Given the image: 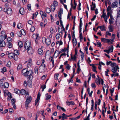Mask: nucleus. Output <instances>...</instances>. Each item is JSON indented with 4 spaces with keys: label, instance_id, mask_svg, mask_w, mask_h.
Here are the masks:
<instances>
[{
    "label": "nucleus",
    "instance_id": "obj_1",
    "mask_svg": "<svg viewBox=\"0 0 120 120\" xmlns=\"http://www.w3.org/2000/svg\"><path fill=\"white\" fill-rule=\"evenodd\" d=\"M22 75L27 77L28 79H32L33 78V72L31 70L28 71L26 69H24L22 70Z\"/></svg>",
    "mask_w": 120,
    "mask_h": 120
},
{
    "label": "nucleus",
    "instance_id": "obj_2",
    "mask_svg": "<svg viewBox=\"0 0 120 120\" xmlns=\"http://www.w3.org/2000/svg\"><path fill=\"white\" fill-rule=\"evenodd\" d=\"M43 41H45V43L48 45H49L51 43L50 38H48L46 39L45 37H43L42 38V41L43 42Z\"/></svg>",
    "mask_w": 120,
    "mask_h": 120
},
{
    "label": "nucleus",
    "instance_id": "obj_3",
    "mask_svg": "<svg viewBox=\"0 0 120 120\" xmlns=\"http://www.w3.org/2000/svg\"><path fill=\"white\" fill-rule=\"evenodd\" d=\"M4 11L6 12L9 15H11L12 13V9L10 8H6L4 9Z\"/></svg>",
    "mask_w": 120,
    "mask_h": 120
},
{
    "label": "nucleus",
    "instance_id": "obj_4",
    "mask_svg": "<svg viewBox=\"0 0 120 120\" xmlns=\"http://www.w3.org/2000/svg\"><path fill=\"white\" fill-rule=\"evenodd\" d=\"M24 46L25 49H29L30 48H31L30 47V41H26L25 43Z\"/></svg>",
    "mask_w": 120,
    "mask_h": 120
},
{
    "label": "nucleus",
    "instance_id": "obj_5",
    "mask_svg": "<svg viewBox=\"0 0 120 120\" xmlns=\"http://www.w3.org/2000/svg\"><path fill=\"white\" fill-rule=\"evenodd\" d=\"M63 11L62 8H60V11L58 13V17L60 19V21L62 20H61V16L63 14Z\"/></svg>",
    "mask_w": 120,
    "mask_h": 120
},
{
    "label": "nucleus",
    "instance_id": "obj_6",
    "mask_svg": "<svg viewBox=\"0 0 120 120\" xmlns=\"http://www.w3.org/2000/svg\"><path fill=\"white\" fill-rule=\"evenodd\" d=\"M41 15L42 19L45 18V17H46L47 16V14L45 12H43L42 11H41L40 13Z\"/></svg>",
    "mask_w": 120,
    "mask_h": 120
},
{
    "label": "nucleus",
    "instance_id": "obj_7",
    "mask_svg": "<svg viewBox=\"0 0 120 120\" xmlns=\"http://www.w3.org/2000/svg\"><path fill=\"white\" fill-rule=\"evenodd\" d=\"M27 50L28 53L30 55H32L34 52V50L31 47L29 49Z\"/></svg>",
    "mask_w": 120,
    "mask_h": 120
},
{
    "label": "nucleus",
    "instance_id": "obj_8",
    "mask_svg": "<svg viewBox=\"0 0 120 120\" xmlns=\"http://www.w3.org/2000/svg\"><path fill=\"white\" fill-rule=\"evenodd\" d=\"M40 98V93H38L37 96V98L35 100V105H36L38 102H39Z\"/></svg>",
    "mask_w": 120,
    "mask_h": 120
},
{
    "label": "nucleus",
    "instance_id": "obj_9",
    "mask_svg": "<svg viewBox=\"0 0 120 120\" xmlns=\"http://www.w3.org/2000/svg\"><path fill=\"white\" fill-rule=\"evenodd\" d=\"M7 37V36L5 35L4 36L3 35L0 36V41H4L5 39H6Z\"/></svg>",
    "mask_w": 120,
    "mask_h": 120
},
{
    "label": "nucleus",
    "instance_id": "obj_10",
    "mask_svg": "<svg viewBox=\"0 0 120 120\" xmlns=\"http://www.w3.org/2000/svg\"><path fill=\"white\" fill-rule=\"evenodd\" d=\"M119 69L118 66H117L113 67L112 69V71L113 73H115L116 72L117 70Z\"/></svg>",
    "mask_w": 120,
    "mask_h": 120
},
{
    "label": "nucleus",
    "instance_id": "obj_11",
    "mask_svg": "<svg viewBox=\"0 0 120 120\" xmlns=\"http://www.w3.org/2000/svg\"><path fill=\"white\" fill-rule=\"evenodd\" d=\"M38 53L41 56L43 54V52L42 49L39 48L38 50Z\"/></svg>",
    "mask_w": 120,
    "mask_h": 120
},
{
    "label": "nucleus",
    "instance_id": "obj_12",
    "mask_svg": "<svg viewBox=\"0 0 120 120\" xmlns=\"http://www.w3.org/2000/svg\"><path fill=\"white\" fill-rule=\"evenodd\" d=\"M118 3L117 1L113 2L112 4V8H115L117 6Z\"/></svg>",
    "mask_w": 120,
    "mask_h": 120
},
{
    "label": "nucleus",
    "instance_id": "obj_13",
    "mask_svg": "<svg viewBox=\"0 0 120 120\" xmlns=\"http://www.w3.org/2000/svg\"><path fill=\"white\" fill-rule=\"evenodd\" d=\"M74 6H73V5L72 4V0H71V8H73V9H75L76 8V5H77V4L75 3V0H74Z\"/></svg>",
    "mask_w": 120,
    "mask_h": 120
},
{
    "label": "nucleus",
    "instance_id": "obj_14",
    "mask_svg": "<svg viewBox=\"0 0 120 120\" xmlns=\"http://www.w3.org/2000/svg\"><path fill=\"white\" fill-rule=\"evenodd\" d=\"M6 45V43L4 41H0V47H5Z\"/></svg>",
    "mask_w": 120,
    "mask_h": 120
},
{
    "label": "nucleus",
    "instance_id": "obj_15",
    "mask_svg": "<svg viewBox=\"0 0 120 120\" xmlns=\"http://www.w3.org/2000/svg\"><path fill=\"white\" fill-rule=\"evenodd\" d=\"M8 56L11 59H13V57L14 55V53H9V52H8Z\"/></svg>",
    "mask_w": 120,
    "mask_h": 120
},
{
    "label": "nucleus",
    "instance_id": "obj_16",
    "mask_svg": "<svg viewBox=\"0 0 120 120\" xmlns=\"http://www.w3.org/2000/svg\"><path fill=\"white\" fill-rule=\"evenodd\" d=\"M32 100V98L31 96H30L27 98L26 102L30 103Z\"/></svg>",
    "mask_w": 120,
    "mask_h": 120
},
{
    "label": "nucleus",
    "instance_id": "obj_17",
    "mask_svg": "<svg viewBox=\"0 0 120 120\" xmlns=\"http://www.w3.org/2000/svg\"><path fill=\"white\" fill-rule=\"evenodd\" d=\"M91 10H94V9L96 7L95 4V3H94L93 2H92V4L91 6Z\"/></svg>",
    "mask_w": 120,
    "mask_h": 120
},
{
    "label": "nucleus",
    "instance_id": "obj_18",
    "mask_svg": "<svg viewBox=\"0 0 120 120\" xmlns=\"http://www.w3.org/2000/svg\"><path fill=\"white\" fill-rule=\"evenodd\" d=\"M113 46L111 45L109 47L108 50L109 52H112L113 51Z\"/></svg>",
    "mask_w": 120,
    "mask_h": 120
},
{
    "label": "nucleus",
    "instance_id": "obj_19",
    "mask_svg": "<svg viewBox=\"0 0 120 120\" xmlns=\"http://www.w3.org/2000/svg\"><path fill=\"white\" fill-rule=\"evenodd\" d=\"M19 12L20 14L22 15H23L24 14V9L23 8H21L19 10Z\"/></svg>",
    "mask_w": 120,
    "mask_h": 120
},
{
    "label": "nucleus",
    "instance_id": "obj_20",
    "mask_svg": "<svg viewBox=\"0 0 120 120\" xmlns=\"http://www.w3.org/2000/svg\"><path fill=\"white\" fill-rule=\"evenodd\" d=\"M45 69L44 68L40 66L39 67V71L41 72L45 71Z\"/></svg>",
    "mask_w": 120,
    "mask_h": 120
},
{
    "label": "nucleus",
    "instance_id": "obj_21",
    "mask_svg": "<svg viewBox=\"0 0 120 120\" xmlns=\"http://www.w3.org/2000/svg\"><path fill=\"white\" fill-rule=\"evenodd\" d=\"M113 42V39H108V40H107V43H110L111 44H112V43Z\"/></svg>",
    "mask_w": 120,
    "mask_h": 120
},
{
    "label": "nucleus",
    "instance_id": "obj_22",
    "mask_svg": "<svg viewBox=\"0 0 120 120\" xmlns=\"http://www.w3.org/2000/svg\"><path fill=\"white\" fill-rule=\"evenodd\" d=\"M18 44L19 47L20 48L22 47L23 46L22 42L20 41L18 42Z\"/></svg>",
    "mask_w": 120,
    "mask_h": 120
},
{
    "label": "nucleus",
    "instance_id": "obj_23",
    "mask_svg": "<svg viewBox=\"0 0 120 120\" xmlns=\"http://www.w3.org/2000/svg\"><path fill=\"white\" fill-rule=\"evenodd\" d=\"M20 94H21L22 95H24L25 94L26 91L24 89H22L20 90Z\"/></svg>",
    "mask_w": 120,
    "mask_h": 120
},
{
    "label": "nucleus",
    "instance_id": "obj_24",
    "mask_svg": "<svg viewBox=\"0 0 120 120\" xmlns=\"http://www.w3.org/2000/svg\"><path fill=\"white\" fill-rule=\"evenodd\" d=\"M75 40H74V39H73L72 40L73 45L74 47L75 46H76L77 43L76 40V39H75Z\"/></svg>",
    "mask_w": 120,
    "mask_h": 120
},
{
    "label": "nucleus",
    "instance_id": "obj_25",
    "mask_svg": "<svg viewBox=\"0 0 120 120\" xmlns=\"http://www.w3.org/2000/svg\"><path fill=\"white\" fill-rule=\"evenodd\" d=\"M15 92L18 94H20V90L18 89H16L14 90Z\"/></svg>",
    "mask_w": 120,
    "mask_h": 120
},
{
    "label": "nucleus",
    "instance_id": "obj_26",
    "mask_svg": "<svg viewBox=\"0 0 120 120\" xmlns=\"http://www.w3.org/2000/svg\"><path fill=\"white\" fill-rule=\"evenodd\" d=\"M34 72L36 74H38V67L36 66L34 68Z\"/></svg>",
    "mask_w": 120,
    "mask_h": 120
},
{
    "label": "nucleus",
    "instance_id": "obj_27",
    "mask_svg": "<svg viewBox=\"0 0 120 120\" xmlns=\"http://www.w3.org/2000/svg\"><path fill=\"white\" fill-rule=\"evenodd\" d=\"M56 6H54L52 4H51V8L53 12H54Z\"/></svg>",
    "mask_w": 120,
    "mask_h": 120
},
{
    "label": "nucleus",
    "instance_id": "obj_28",
    "mask_svg": "<svg viewBox=\"0 0 120 120\" xmlns=\"http://www.w3.org/2000/svg\"><path fill=\"white\" fill-rule=\"evenodd\" d=\"M67 115H66L65 113H63L62 115V118H63L64 119H67Z\"/></svg>",
    "mask_w": 120,
    "mask_h": 120
},
{
    "label": "nucleus",
    "instance_id": "obj_29",
    "mask_svg": "<svg viewBox=\"0 0 120 120\" xmlns=\"http://www.w3.org/2000/svg\"><path fill=\"white\" fill-rule=\"evenodd\" d=\"M14 54L15 55H19V54L18 51L17 50H15L14 51Z\"/></svg>",
    "mask_w": 120,
    "mask_h": 120
},
{
    "label": "nucleus",
    "instance_id": "obj_30",
    "mask_svg": "<svg viewBox=\"0 0 120 120\" xmlns=\"http://www.w3.org/2000/svg\"><path fill=\"white\" fill-rule=\"evenodd\" d=\"M60 35L59 33H57L56 34V39L58 40L60 38Z\"/></svg>",
    "mask_w": 120,
    "mask_h": 120
},
{
    "label": "nucleus",
    "instance_id": "obj_31",
    "mask_svg": "<svg viewBox=\"0 0 120 120\" xmlns=\"http://www.w3.org/2000/svg\"><path fill=\"white\" fill-rule=\"evenodd\" d=\"M101 81L99 79H96V83L98 85V84H100L101 83Z\"/></svg>",
    "mask_w": 120,
    "mask_h": 120
},
{
    "label": "nucleus",
    "instance_id": "obj_32",
    "mask_svg": "<svg viewBox=\"0 0 120 120\" xmlns=\"http://www.w3.org/2000/svg\"><path fill=\"white\" fill-rule=\"evenodd\" d=\"M92 67L93 68H92L93 71L94 72L97 73V71H96V67L94 65H93L92 66Z\"/></svg>",
    "mask_w": 120,
    "mask_h": 120
},
{
    "label": "nucleus",
    "instance_id": "obj_33",
    "mask_svg": "<svg viewBox=\"0 0 120 120\" xmlns=\"http://www.w3.org/2000/svg\"><path fill=\"white\" fill-rule=\"evenodd\" d=\"M4 88H8L9 86V84L7 82H5L4 85H3Z\"/></svg>",
    "mask_w": 120,
    "mask_h": 120
},
{
    "label": "nucleus",
    "instance_id": "obj_34",
    "mask_svg": "<svg viewBox=\"0 0 120 120\" xmlns=\"http://www.w3.org/2000/svg\"><path fill=\"white\" fill-rule=\"evenodd\" d=\"M101 41L103 42H107L108 39L104 38H101Z\"/></svg>",
    "mask_w": 120,
    "mask_h": 120
},
{
    "label": "nucleus",
    "instance_id": "obj_35",
    "mask_svg": "<svg viewBox=\"0 0 120 120\" xmlns=\"http://www.w3.org/2000/svg\"><path fill=\"white\" fill-rule=\"evenodd\" d=\"M8 43V44L7 45L8 47L10 48H11L12 46V43L11 42H9Z\"/></svg>",
    "mask_w": 120,
    "mask_h": 120
},
{
    "label": "nucleus",
    "instance_id": "obj_36",
    "mask_svg": "<svg viewBox=\"0 0 120 120\" xmlns=\"http://www.w3.org/2000/svg\"><path fill=\"white\" fill-rule=\"evenodd\" d=\"M12 41V39L10 37L8 38L7 39V42L8 43L11 42Z\"/></svg>",
    "mask_w": 120,
    "mask_h": 120
},
{
    "label": "nucleus",
    "instance_id": "obj_37",
    "mask_svg": "<svg viewBox=\"0 0 120 120\" xmlns=\"http://www.w3.org/2000/svg\"><path fill=\"white\" fill-rule=\"evenodd\" d=\"M105 27L104 25L101 26L100 29L101 31H105L106 30L105 29Z\"/></svg>",
    "mask_w": 120,
    "mask_h": 120
},
{
    "label": "nucleus",
    "instance_id": "obj_38",
    "mask_svg": "<svg viewBox=\"0 0 120 120\" xmlns=\"http://www.w3.org/2000/svg\"><path fill=\"white\" fill-rule=\"evenodd\" d=\"M51 10L50 9V8H47L46 9V12L48 13H49L51 11Z\"/></svg>",
    "mask_w": 120,
    "mask_h": 120
},
{
    "label": "nucleus",
    "instance_id": "obj_39",
    "mask_svg": "<svg viewBox=\"0 0 120 120\" xmlns=\"http://www.w3.org/2000/svg\"><path fill=\"white\" fill-rule=\"evenodd\" d=\"M17 27L19 29H20L22 28V24L20 23H19L17 25Z\"/></svg>",
    "mask_w": 120,
    "mask_h": 120
},
{
    "label": "nucleus",
    "instance_id": "obj_40",
    "mask_svg": "<svg viewBox=\"0 0 120 120\" xmlns=\"http://www.w3.org/2000/svg\"><path fill=\"white\" fill-rule=\"evenodd\" d=\"M60 25L61 26H62V28L63 29L64 31H65V29L63 25V22L62 20H60Z\"/></svg>",
    "mask_w": 120,
    "mask_h": 120
},
{
    "label": "nucleus",
    "instance_id": "obj_41",
    "mask_svg": "<svg viewBox=\"0 0 120 120\" xmlns=\"http://www.w3.org/2000/svg\"><path fill=\"white\" fill-rule=\"evenodd\" d=\"M20 32L21 34L23 35H25L26 34L25 31L23 29H22L21 30Z\"/></svg>",
    "mask_w": 120,
    "mask_h": 120
},
{
    "label": "nucleus",
    "instance_id": "obj_42",
    "mask_svg": "<svg viewBox=\"0 0 120 120\" xmlns=\"http://www.w3.org/2000/svg\"><path fill=\"white\" fill-rule=\"evenodd\" d=\"M71 59H73V60H74L75 61H76V57L75 55H74L73 57L72 56H71Z\"/></svg>",
    "mask_w": 120,
    "mask_h": 120
},
{
    "label": "nucleus",
    "instance_id": "obj_43",
    "mask_svg": "<svg viewBox=\"0 0 120 120\" xmlns=\"http://www.w3.org/2000/svg\"><path fill=\"white\" fill-rule=\"evenodd\" d=\"M35 28L34 26H33L31 27L30 31L32 32H33L35 30Z\"/></svg>",
    "mask_w": 120,
    "mask_h": 120
},
{
    "label": "nucleus",
    "instance_id": "obj_44",
    "mask_svg": "<svg viewBox=\"0 0 120 120\" xmlns=\"http://www.w3.org/2000/svg\"><path fill=\"white\" fill-rule=\"evenodd\" d=\"M3 80L0 79V86L3 87Z\"/></svg>",
    "mask_w": 120,
    "mask_h": 120
},
{
    "label": "nucleus",
    "instance_id": "obj_45",
    "mask_svg": "<svg viewBox=\"0 0 120 120\" xmlns=\"http://www.w3.org/2000/svg\"><path fill=\"white\" fill-rule=\"evenodd\" d=\"M52 4L56 7L58 5V3L57 1L54 0L53 2V4Z\"/></svg>",
    "mask_w": 120,
    "mask_h": 120
},
{
    "label": "nucleus",
    "instance_id": "obj_46",
    "mask_svg": "<svg viewBox=\"0 0 120 120\" xmlns=\"http://www.w3.org/2000/svg\"><path fill=\"white\" fill-rule=\"evenodd\" d=\"M71 66L69 64H67L66 66V68L68 70H69L70 69Z\"/></svg>",
    "mask_w": 120,
    "mask_h": 120
},
{
    "label": "nucleus",
    "instance_id": "obj_47",
    "mask_svg": "<svg viewBox=\"0 0 120 120\" xmlns=\"http://www.w3.org/2000/svg\"><path fill=\"white\" fill-rule=\"evenodd\" d=\"M50 32L51 34H53L54 32V30H53V28L52 27H51L50 29Z\"/></svg>",
    "mask_w": 120,
    "mask_h": 120
},
{
    "label": "nucleus",
    "instance_id": "obj_48",
    "mask_svg": "<svg viewBox=\"0 0 120 120\" xmlns=\"http://www.w3.org/2000/svg\"><path fill=\"white\" fill-rule=\"evenodd\" d=\"M22 68V65L21 64H19V65L17 68V69L18 70H19L21 69Z\"/></svg>",
    "mask_w": 120,
    "mask_h": 120
},
{
    "label": "nucleus",
    "instance_id": "obj_49",
    "mask_svg": "<svg viewBox=\"0 0 120 120\" xmlns=\"http://www.w3.org/2000/svg\"><path fill=\"white\" fill-rule=\"evenodd\" d=\"M106 14V13H105L103 12L102 15L101 16V17H102L103 18H104L105 17H107V16Z\"/></svg>",
    "mask_w": 120,
    "mask_h": 120
},
{
    "label": "nucleus",
    "instance_id": "obj_50",
    "mask_svg": "<svg viewBox=\"0 0 120 120\" xmlns=\"http://www.w3.org/2000/svg\"><path fill=\"white\" fill-rule=\"evenodd\" d=\"M27 8L28 10H31V7L30 4H28L27 6Z\"/></svg>",
    "mask_w": 120,
    "mask_h": 120
},
{
    "label": "nucleus",
    "instance_id": "obj_51",
    "mask_svg": "<svg viewBox=\"0 0 120 120\" xmlns=\"http://www.w3.org/2000/svg\"><path fill=\"white\" fill-rule=\"evenodd\" d=\"M88 97H87L86 98V110H87V105L88 104Z\"/></svg>",
    "mask_w": 120,
    "mask_h": 120
},
{
    "label": "nucleus",
    "instance_id": "obj_52",
    "mask_svg": "<svg viewBox=\"0 0 120 120\" xmlns=\"http://www.w3.org/2000/svg\"><path fill=\"white\" fill-rule=\"evenodd\" d=\"M116 65V64L115 63H111L110 64V66L111 67H114V66H115Z\"/></svg>",
    "mask_w": 120,
    "mask_h": 120
},
{
    "label": "nucleus",
    "instance_id": "obj_53",
    "mask_svg": "<svg viewBox=\"0 0 120 120\" xmlns=\"http://www.w3.org/2000/svg\"><path fill=\"white\" fill-rule=\"evenodd\" d=\"M17 55H14L13 57V59L15 61L17 60L18 59V57L17 56Z\"/></svg>",
    "mask_w": 120,
    "mask_h": 120
},
{
    "label": "nucleus",
    "instance_id": "obj_54",
    "mask_svg": "<svg viewBox=\"0 0 120 120\" xmlns=\"http://www.w3.org/2000/svg\"><path fill=\"white\" fill-rule=\"evenodd\" d=\"M28 22L29 24H30L31 25H32L33 24V22L31 20H29L28 21Z\"/></svg>",
    "mask_w": 120,
    "mask_h": 120
},
{
    "label": "nucleus",
    "instance_id": "obj_55",
    "mask_svg": "<svg viewBox=\"0 0 120 120\" xmlns=\"http://www.w3.org/2000/svg\"><path fill=\"white\" fill-rule=\"evenodd\" d=\"M15 99H12L11 100V103L13 104H15Z\"/></svg>",
    "mask_w": 120,
    "mask_h": 120
},
{
    "label": "nucleus",
    "instance_id": "obj_56",
    "mask_svg": "<svg viewBox=\"0 0 120 120\" xmlns=\"http://www.w3.org/2000/svg\"><path fill=\"white\" fill-rule=\"evenodd\" d=\"M91 113V112L90 113L88 114L87 116V117L86 118H85L84 120H88L89 119V117L90 116V114Z\"/></svg>",
    "mask_w": 120,
    "mask_h": 120
},
{
    "label": "nucleus",
    "instance_id": "obj_57",
    "mask_svg": "<svg viewBox=\"0 0 120 120\" xmlns=\"http://www.w3.org/2000/svg\"><path fill=\"white\" fill-rule=\"evenodd\" d=\"M7 95H8V97L10 99L12 98V96L11 95V94L10 92H8Z\"/></svg>",
    "mask_w": 120,
    "mask_h": 120
},
{
    "label": "nucleus",
    "instance_id": "obj_58",
    "mask_svg": "<svg viewBox=\"0 0 120 120\" xmlns=\"http://www.w3.org/2000/svg\"><path fill=\"white\" fill-rule=\"evenodd\" d=\"M97 44L98 45L97 46L100 47L101 45V43L100 42H97Z\"/></svg>",
    "mask_w": 120,
    "mask_h": 120
},
{
    "label": "nucleus",
    "instance_id": "obj_59",
    "mask_svg": "<svg viewBox=\"0 0 120 120\" xmlns=\"http://www.w3.org/2000/svg\"><path fill=\"white\" fill-rule=\"evenodd\" d=\"M107 71H105V75L107 76H108L109 75L107 74L108 73V72L109 71V69H107Z\"/></svg>",
    "mask_w": 120,
    "mask_h": 120
},
{
    "label": "nucleus",
    "instance_id": "obj_60",
    "mask_svg": "<svg viewBox=\"0 0 120 120\" xmlns=\"http://www.w3.org/2000/svg\"><path fill=\"white\" fill-rule=\"evenodd\" d=\"M9 112L11 113H12L13 112V110L12 109H10L9 110Z\"/></svg>",
    "mask_w": 120,
    "mask_h": 120
},
{
    "label": "nucleus",
    "instance_id": "obj_61",
    "mask_svg": "<svg viewBox=\"0 0 120 120\" xmlns=\"http://www.w3.org/2000/svg\"><path fill=\"white\" fill-rule=\"evenodd\" d=\"M31 63H28L27 66L28 68H30L31 67Z\"/></svg>",
    "mask_w": 120,
    "mask_h": 120
},
{
    "label": "nucleus",
    "instance_id": "obj_62",
    "mask_svg": "<svg viewBox=\"0 0 120 120\" xmlns=\"http://www.w3.org/2000/svg\"><path fill=\"white\" fill-rule=\"evenodd\" d=\"M111 9V7L109 6H108L107 9V12H109Z\"/></svg>",
    "mask_w": 120,
    "mask_h": 120
},
{
    "label": "nucleus",
    "instance_id": "obj_63",
    "mask_svg": "<svg viewBox=\"0 0 120 120\" xmlns=\"http://www.w3.org/2000/svg\"><path fill=\"white\" fill-rule=\"evenodd\" d=\"M51 97V96L50 95H49L46 96V100H48Z\"/></svg>",
    "mask_w": 120,
    "mask_h": 120
},
{
    "label": "nucleus",
    "instance_id": "obj_64",
    "mask_svg": "<svg viewBox=\"0 0 120 120\" xmlns=\"http://www.w3.org/2000/svg\"><path fill=\"white\" fill-rule=\"evenodd\" d=\"M119 16L120 17V10H119L118 11L117 15V17H119Z\"/></svg>",
    "mask_w": 120,
    "mask_h": 120
}]
</instances>
